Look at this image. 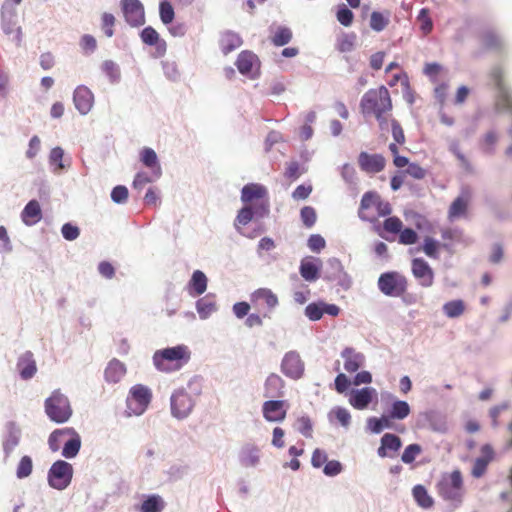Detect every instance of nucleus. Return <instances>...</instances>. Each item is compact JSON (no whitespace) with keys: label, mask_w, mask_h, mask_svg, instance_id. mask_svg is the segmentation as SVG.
<instances>
[{"label":"nucleus","mask_w":512,"mask_h":512,"mask_svg":"<svg viewBox=\"0 0 512 512\" xmlns=\"http://www.w3.org/2000/svg\"><path fill=\"white\" fill-rule=\"evenodd\" d=\"M32 469H33L32 459L30 456L25 455L20 459V461L17 465L16 476L19 479L26 478L31 475Z\"/></svg>","instance_id":"46"},{"label":"nucleus","mask_w":512,"mask_h":512,"mask_svg":"<svg viewBox=\"0 0 512 512\" xmlns=\"http://www.w3.org/2000/svg\"><path fill=\"white\" fill-rule=\"evenodd\" d=\"M471 199L472 195L470 190H463L451 203L448 209V219L450 221H454L456 219L466 217L468 215Z\"/></svg>","instance_id":"15"},{"label":"nucleus","mask_w":512,"mask_h":512,"mask_svg":"<svg viewBox=\"0 0 512 512\" xmlns=\"http://www.w3.org/2000/svg\"><path fill=\"white\" fill-rule=\"evenodd\" d=\"M252 304L257 308H266L268 311L275 309L278 304V297L268 288L255 290L250 297Z\"/></svg>","instance_id":"18"},{"label":"nucleus","mask_w":512,"mask_h":512,"mask_svg":"<svg viewBox=\"0 0 512 512\" xmlns=\"http://www.w3.org/2000/svg\"><path fill=\"white\" fill-rule=\"evenodd\" d=\"M17 369L22 379L28 380L37 372L36 361L30 351L23 353L17 362Z\"/></svg>","instance_id":"25"},{"label":"nucleus","mask_w":512,"mask_h":512,"mask_svg":"<svg viewBox=\"0 0 512 512\" xmlns=\"http://www.w3.org/2000/svg\"><path fill=\"white\" fill-rule=\"evenodd\" d=\"M242 43V38L233 31L226 30L220 34L219 46L225 55L239 48Z\"/></svg>","instance_id":"26"},{"label":"nucleus","mask_w":512,"mask_h":512,"mask_svg":"<svg viewBox=\"0 0 512 512\" xmlns=\"http://www.w3.org/2000/svg\"><path fill=\"white\" fill-rule=\"evenodd\" d=\"M356 36L354 34H342L336 43L338 51L345 53L350 52L354 48Z\"/></svg>","instance_id":"47"},{"label":"nucleus","mask_w":512,"mask_h":512,"mask_svg":"<svg viewBox=\"0 0 512 512\" xmlns=\"http://www.w3.org/2000/svg\"><path fill=\"white\" fill-rule=\"evenodd\" d=\"M68 437L69 439L63 446L62 455L65 458H74L80 450L81 438L75 430L74 434H69Z\"/></svg>","instance_id":"36"},{"label":"nucleus","mask_w":512,"mask_h":512,"mask_svg":"<svg viewBox=\"0 0 512 512\" xmlns=\"http://www.w3.org/2000/svg\"><path fill=\"white\" fill-rule=\"evenodd\" d=\"M241 200L246 205L255 207V216L264 217L269 212L267 189L256 183L247 184L242 188Z\"/></svg>","instance_id":"6"},{"label":"nucleus","mask_w":512,"mask_h":512,"mask_svg":"<svg viewBox=\"0 0 512 512\" xmlns=\"http://www.w3.org/2000/svg\"><path fill=\"white\" fill-rule=\"evenodd\" d=\"M336 18L341 25L349 27L353 23L354 14L345 5H342L336 13Z\"/></svg>","instance_id":"56"},{"label":"nucleus","mask_w":512,"mask_h":512,"mask_svg":"<svg viewBox=\"0 0 512 512\" xmlns=\"http://www.w3.org/2000/svg\"><path fill=\"white\" fill-rule=\"evenodd\" d=\"M300 217L303 225L307 228L313 227L317 220L316 211L311 206H304L300 211Z\"/></svg>","instance_id":"50"},{"label":"nucleus","mask_w":512,"mask_h":512,"mask_svg":"<svg viewBox=\"0 0 512 512\" xmlns=\"http://www.w3.org/2000/svg\"><path fill=\"white\" fill-rule=\"evenodd\" d=\"M481 456L476 458L471 470V475L474 478L482 477L486 471L489 463H491L495 457V452L490 444H484L481 449Z\"/></svg>","instance_id":"22"},{"label":"nucleus","mask_w":512,"mask_h":512,"mask_svg":"<svg viewBox=\"0 0 512 512\" xmlns=\"http://www.w3.org/2000/svg\"><path fill=\"white\" fill-rule=\"evenodd\" d=\"M126 374L125 365L117 359H113L108 363L105 369V379L109 383L119 382Z\"/></svg>","instance_id":"30"},{"label":"nucleus","mask_w":512,"mask_h":512,"mask_svg":"<svg viewBox=\"0 0 512 512\" xmlns=\"http://www.w3.org/2000/svg\"><path fill=\"white\" fill-rule=\"evenodd\" d=\"M152 399L151 390L141 384L134 385L127 399L129 409L136 415H141L148 407Z\"/></svg>","instance_id":"10"},{"label":"nucleus","mask_w":512,"mask_h":512,"mask_svg":"<svg viewBox=\"0 0 512 512\" xmlns=\"http://www.w3.org/2000/svg\"><path fill=\"white\" fill-rule=\"evenodd\" d=\"M289 405L284 400H268L262 405L263 417L268 422H282L287 415Z\"/></svg>","instance_id":"14"},{"label":"nucleus","mask_w":512,"mask_h":512,"mask_svg":"<svg viewBox=\"0 0 512 512\" xmlns=\"http://www.w3.org/2000/svg\"><path fill=\"white\" fill-rule=\"evenodd\" d=\"M194 407L192 397L184 390L176 391L171 397V411L178 419L187 417Z\"/></svg>","instance_id":"13"},{"label":"nucleus","mask_w":512,"mask_h":512,"mask_svg":"<svg viewBox=\"0 0 512 512\" xmlns=\"http://www.w3.org/2000/svg\"><path fill=\"white\" fill-rule=\"evenodd\" d=\"M165 507L163 499L159 495H150L140 506V512H162Z\"/></svg>","instance_id":"38"},{"label":"nucleus","mask_w":512,"mask_h":512,"mask_svg":"<svg viewBox=\"0 0 512 512\" xmlns=\"http://www.w3.org/2000/svg\"><path fill=\"white\" fill-rule=\"evenodd\" d=\"M207 289V277L205 274L196 270L193 272L191 280L189 282V291L192 295H201Z\"/></svg>","instance_id":"33"},{"label":"nucleus","mask_w":512,"mask_h":512,"mask_svg":"<svg viewBox=\"0 0 512 512\" xmlns=\"http://www.w3.org/2000/svg\"><path fill=\"white\" fill-rule=\"evenodd\" d=\"M284 381L277 374H270L264 385V396L267 398H275L283 396Z\"/></svg>","instance_id":"28"},{"label":"nucleus","mask_w":512,"mask_h":512,"mask_svg":"<svg viewBox=\"0 0 512 512\" xmlns=\"http://www.w3.org/2000/svg\"><path fill=\"white\" fill-rule=\"evenodd\" d=\"M479 38L483 47L487 50H500L502 48L500 36L492 29L482 31Z\"/></svg>","instance_id":"32"},{"label":"nucleus","mask_w":512,"mask_h":512,"mask_svg":"<svg viewBox=\"0 0 512 512\" xmlns=\"http://www.w3.org/2000/svg\"><path fill=\"white\" fill-rule=\"evenodd\" d=\"M197 312L201 318H206L208 315L215 310V304L202 298L196 303Z\"/></svg>","instance_id":"62"},{"label":"nucleus","mask_w":512,"mask_h":512,"mask_svg":"<svg viewBox=\"0 0 512 512\" xmlns=\"http://www.w3.org/2000/svg\"><path fill=\"white\" fill-rule=\"evenodd\" d=\"M377 398V392L372 387L353 390L349 398V404L357 410H365L369 404Z\"/></svg>","instance_id":"21"},{"label":"nucleus","mask_w":512,"mask_h":512,"mask_svg":"<svg viewBox=\"0 0 512 512\" xmlns=\"http://www.w3.org/2000/svg\"><path fill=\"white\" fill-rule=\"evenodd\" d=\"M418 235L412 228L401 229L399 242L404 245H411L417 242Z\"/></svg>","instance_id":"61"},{"label":"nucleus","mask_w":512,"mask_h":512,"mask_svg":"<svg viewBox=\"0 0 512 512\" xmlns=\"http://www.w3.org/2000/svg\"><path fill=\"white\" fill-rule=\"evenodd\" d=\"M255 215V207L251 205H245L237 214L235 219V227L240 230L242 226L247 225Z\"/></svg>","instance_id":"41"},{"label":"nucleus","mask_w":512,"mask_h":512,"mask_svg":"<svg viewBox=\"0 0 512 512\" xmlns=\"http://www.w3.org/2000/svg\"><path fill=\"white\" fill-rule=\"evenodd\" d=\"M441 244L431 237H425L422 251L430 258L437 259L439 257V248Z\"/></svg>","instance_id":"48"},{"label":"nucleus","mask_w":512,"mask_h":512,"mask_svg":"<svg viewBox=\"0 0 512 512\" xmlns=\"http://www.w3.org/2000/svg\"><path fill=\"white\" fill-rule=\"evenodd\" d=\"M64 156V151L61 147H55L51 150L50 156H49V162L52 166H54V171L59 172L60 170L64 169V165L62 163Z\"/></svg>","instance_id":"54"},{"label":"nucleus","mask_w":512,"mask_h":512,"mask_svg":"<svg viewBox=\"0 0 512 512\" xmlns=\"http://www.w3.org/2000/svg\"><path fill=\"white\" fill-rule=\"evenodd\" d=\"M390 23V12L373 11L370 15V28L375 32H381Z\"/></svg>","instance_id":"34"},{"label":"nucleus","mask_w":512,"mask_h":512,"mask_svg":"<svg viewBox=\"0 0 512 512\" xmlns=\"http://www.w3.org/2000/svg\"><path fill=\"white\" fill-rule=\"evenodd\" d=\"M341 357L344 360V369L348 373H354L358 371L365 362V356L362 353L357 352L352 347H346L343 349L341 352Z\"/></svg>","instance_id":"24"},{"label":"nucleus","mask_w":512,"mask_h":512,"mask_svg":"<svg viewBox=\"0 0 512 512\" xmlns=\"http://www.w3.org/2000/svg\"><path fill=\"white\" fill-rule=\"evenodd\" d=\"M386 160L381 154L361 152L358 156V165L366 173H379L385 168Z\"/></svg>","instance_id":"19"},{"label":"nucleus","mask_w":512,"mask_h":512,"mask_svg":"<svg viewBox=\"0 0 512 512\" xmlns=\"http://www.w3.org/2000/svg\"><path fill=\"white\" fill-rule=\"evenodd\" d=\"M498 141V135L494 131L487 132L482 140V148L487 153H492Z\"/></svg>","instance_id":"63"},{"label":"nucleus","mask_w":512,"mask_h":512,"mask_svg":"<svg viewBox=\"0 0 512 512\" xmlns=\"http://www.w3.org/2000/svg\"><path fill=\"white\" fill-rule=\"evenodd\" d=\"M489 77L498 90V95L495 101V108L498 111H508L512 113V95L507 90L504 84V72L501 67H494ZM512 136V128L509 130Z\"/></svg>","instance_id":"7"},{"label":"nucleus","mask_w":512,"mask_h":512,"mask_svg":"<svg viewBox=\"0 0 512 512\" xmlns=\"http://www.w3.org/2000/svg\"><path fill=\"white\" fill-rule=\"evenodd\" d=\"M368 427L373 433H380L385 428H391L392 422L391 418L387 415H383L380 418L372 417L368 419Z\"/></svg>","instance_id":"43"},{"label":"nucleus","mask_w":512,"mask_h":512,"mask_svg":"<svg viewBox=\"0 0 512 512\" xmlns=\"http://www.w3.org/2000/svg\"><path fill=\"white\" fill-rule=\"evenodd\" d=\"M281 370L287 377L299 379L304 372V364L299 354L294 351L286 353L282 360Z\"/></svg>","instance_id":"16"},{"label":"nucleus","mask_w":512,"mask_h":512,"mask_svg":"<svg viewBox=\"0 0 512 512\" xmlns=\"http://www.w3.org/2000/svg\"><path fill=\"white\" fill-rule=\"evenodd\" d=\"M297 430L306 438L312 437L313 425L308 416H301L297 419Z\"/></svg>","instance_id":"57"},{"label":"nucleus","mask_w":512,"mask_h":512,"mask_svg":"<svg viewBox=\"0 0 512 512\" xmlns=\"http://www.w3.org/2000/svg\"><path fill=\"white\" fill-rule=\"evenodd\" d=\"M332 414L342 426L347 427L350 424L351 415L347 409L336 407L333 409Z\"/></svg>","instance_id":"64"},{"label":"nucleus","mask_w":512,"mask_h":512,"mask_svg":"<svg viewBox=\"0 0 512 512\" xmlns=\"http://www.w3.org/2000/svg\"><path fill=\"white\" fill-rule=\"evenodd\" d=\"M69 434H74V429L70 427L54 430L49 438L48 445L51 451L56 452L60 449L63 440L68 437Z\"/></svg>","instance_id":"35"},{"label":"nucleus","mask_w":512,"mask_h":512,"mask_svg":"<svg viewBox=\"0 0 512 512\" xmlns=\"http://www.w3.org/2000/svg\"><path fill=\"white\" fill-rule=\"evenodd\" d=\"M20 442V435L16 431H10L3 441V450L5 455L8 457L14 451V449L18 446Z\"/></svg>","instance_id":"49"},{"label":"nucleus","mask_w":512,"mask_h":512,"mask_svg":"<svg viewBox=\"0 0 512 512\" xmlns=\"http://www.w3.org/2000/svg\"><path fill=\"white\" fill-rule=\"evenodd\" d=\"M121 8L126 22L132 27L145 23V12L139 0H121Z\"/></svg>","instance_id":"12"},{"label":"nucleus","mask_w":512,"mask_h":512,"mask_svg":"<svg viewBox=\"0 0 512 512\" xmlns=\"http://www.w3.org/2000/svg\"><path fill=\"white\" fill-rule=\"evenodd\" d=\"M73 102L76 109L82 115H86L91 111L94 105V95L88 87L84 85H79L74 90Z\"/></svg>","instance_id":"17"},{"label":"nucleus","mask_w":512,"mask_h":512,"mask_svg":"<svg viewBox=\"0 0 512 512\" xmlns=\"http://www.w3.org/2000/svg\"><path fill=\"white\" fill-rule=\"evenodd\" d=\"M190 359V351L185 345L157 350L153 355V364L157 370L165 373L176 371Z\"/></svg>","instance_id":"2"},{"label":"nucleus","mask_w":512,"mask_h":512,"mask_svg":"<svg viewBox=\"0 0 512 512\" xmlns=\"http://www.w3.org/2000/svg\"><path fill=\"white\" fill-rule=\"evenodd\" d=\"M393 109L389 90L385 86L369 89L361 98L360 111L364 117H374L380 130L388 128V118Z\"/></svg>","instance_id":"1"},{"label":"nucleus","mask_w":512,"mask_h":512,"mask_svg":"<svg viewBox=\"0 0 512 512\" xmlns=\"http://www.w3.org/2000/svg\"><path fill=\"white\" fill-rule=\"evenodd\" d=\"M140 38L144 44L156 46L161 54L165 52L166 43L160 38L159 33L153 27H145L140 33Z\"/></svg>","instance_id":"29"},{"label":"nucleus","mask_w":512,"mask_h":512,"mask_svg":"<svg viewBox=\"0 0 512 512\" xmlns=\"http://www.w3.org/2000/svg\"><path fill=\"white\" fill-rule=\"evenodd\" d=\"M45 413L55 423H65L72 416V408L67 396L60 390H55L45 400Z\"/></svg>","instance_id":"5"},{"label":"nucleus","mask_w":512,"mask_h":512,"mask_svg":"<svg viewBox=\"0 0 512 512\" xmlns=\"http://www.w3.org/2000/svg\"><path fill=\"white\" fill-rule=\"evenodd\" d=\"M72 476V465L66 461L58 460L52 464L48 472V482L51 487L62 490L70 484Z\"/></svg>","instance_id":"9"},{"label":"nucleus","mask_w":512,"mask_h":512,"mask_svg":"<svg viewBox=\"0 0 512 512\" xmlns=\"http://www.w3.org/2000/svg\"><path fill=\"white\" fill-rule=\"evenodd\" d=\"M438 495L454 506H459L464 496V482L460 470L443 474L436 485Z\"/></svg>","instance_id":"3"},{"label":"nucleus","mask_w":512,"mask_h":512,"mask_svg":"<svg viewBox=\"0 0 512 512\" xmlns=\"http://www.w3.org/2000/svg\"><path fill=\"white\" fill-rule=\"evenodd\" d=\"M259 461V453L256 448H249L243 452L241 462L244 466H254Z\"/></svg>","instance_id":"59"},{"label":"nucleus","mask_w":512,"mask_h":512,"mask_svg":"<svg viewBox=\"0 0 512 512\" xmlns=\"http://www.w3.org/2000/svg\"><path fill=\"white\" fill-rule=\"evenodd\" d=\"M465 309V303L462 300H452L443 305V311L448 318L461 316Z\"/></svg>","instance_id":"39"},{"label":"nucleus","mask_w":512,"mask_h":512,"mask_svg":"<svg viewBox=\"0 0 512 512\" xmlns=\"http://www.w3.org/2000/svg\"><path fill=\"white\" fill-rule=\"evenodd\" d=\"M421 453V447L418 444L408 445L402 453L401 460L406 463H412L416 457Z\"/></svg>","instance_id":"58"},{"label":"nucleus","mask_w":512,"mask_h":512,"mask_svg":"<svg viewBox=\"0 0 512 512\" xmlns=\"http://www.w3.org/2000/svg\"><path fill=\"white\" fill-rule=\"evenodd\" d=\"M410 414V406L406 401L397 400L392 404L389 417L392 419L402 420Z\"/></svg>","instance_id":"40"},{"label":"nucleus","mask_w":512,"mask_h":512,"mask_svg":"<svg viewBox=\"0 0 512 512\" xmlns=\"http://www.w3.org/2000/svg\"><path fill=\"white\" fill-rule=\"evenodd\" d=\"M413 497L416 503L424 508L429 509L433 506L434 501L433 498L428 494L427 489L423 485H416L412 490Z\"/></svg>","instance_id":"37"},{"label":"nucleus","mask_w":512,"mask_h":512,"mask_svg":"<svg viewBox=\"0 0 512 512\" xmlns=\"http://www.w3.org/2000/svg\"><path fill=\"white\" fill-rule=\"evenodd\" d=\"M159 11H160L161 21L164 24L167 25L173 21L174 15H175L174 9L168 1H166V0L161 1Z\"/></svg>","instance_id":"55"},{"label":"nucleus","mask_w":512,"mask_h":512,"mask_svg":"<svg viewBox=\"0 0 512 512\" xmlns=\"http://www.w3.org/2000/svg\"><path fill=\"white\" fill-rule=\"evenodd\" d=\"M235 65L242 75L250 79H254L260 74L259 58L255 53L249 50H244L239 53Z\"/></svg>","instance_id":"11"},{"label":"nucleus","mask_w":512,"mask_h":512,"mask_svg":"<svg viewBox=\"0 0 512 512\" xmlns=\"http://www.w3.org/2000/svg\"><path fill=\"white\" fill-rule=\"evenodd\" d=\"M292 39V32L287 27H279L273 37H272V43L275 46H284L288 44Z\"/></svg>","instance_id":"45"},{"label":"nucleus","mask_w":512,"mask_h":512,"mask_svg":"<svg viewBox=\"0 0 512 512\" xmlns=\"http://www.w3.org/2000/svg\"><path fill=\"white\" fill-rule=\"evenodd\" d=\"M140 159L142 163L152 170L155 178L161 175V167L158 163V158L155 151L151 148L145 147L140 152Z\"/></svg>","instance_id":"31"},{"label":"nucleus","mask_w":512,"mask_h":512,"mask_svg":"<svg viewBox=\"0 0 512 512\" xmlns=\"http://www.w3.org/2000/svg\"><path fill=\"white\" fill-rule=\"evenodd\" d=\"M300 274L306 281L313 282L319 277V267L311 261H302Z\"/></svg>","instance_id":"42"},{"label":"nucleus","mask_w":512,"mask_h":512,"mask_svg":"<svg viewBox=\"0 0 512 512\" xmlns=\"http://www.w3.org/2000/svg\"><path fill=\"white\" fill-rule=\"evenodd\" d=\"M2 28L5 34L7 35H13V38L16 40V42L19 44L21 41V28L16 27L15 23H12L10 20H5L3 17L2 20Z\"/></svg>","instance_id":"60"},{"label":"nucleus","mask_w":512,"mask_h":512,"mask_svg":"<svg viewBox=\"0 0 512 512\" xmlns=\"http://www.w3.org/2000/svg\"><path fill=\"white\" fill-rule=\"evenodd\" d=\"M392 208L389 202L383 201L375 191H368L362 196L358 216L368 222H375L379 217L390 215Z\"/></svg>","instance_id":"4"},{"label":"nucleus","mask_w":512,"mask_h":512,"mask_svg":"<svg viewBox=\"0 0 512 512\" xmlns=\"http://www.w3.org/2000/svg\"><path fill=\"white\" fill-rule=\"evenodd\" d=\"M42 218V210L37 200L29 201L21 212V219L27 226L38 223Z\"/></svg>","instance_id":"27"},{"label":"nucleus","mask_w":512,"mask_h":512,"mask_svg":"<svg viewBox=\"0 0 512 512\" xmlns=\"http://www.w3.org/2000/svg\"><path fill=\"white\" fill-rule=\"evenodd\" d=\"M378 288L386 296L399 297L407 290V279L398 272H386L380 275Z\"/></svg>","instance_id":"8"},{"label":"nucleus","mask_w":512,"mask_h":512,"mask_svg":"<svg viewBox=\"0 0 512 512\" xmlns=\"http://www.w3.org/2000/svg\"><path fill=\"white\" fill-rule=\"evenodd\" d=\"M412 273L423 287H430L434 282V272L429 264L422 258L412 260Z\"/></svg>","instance_id":"20"},{"label":"nucleus","mask_w":512,"mask_h":512,"mask_svg":"<svg viewBox=\"0 0 512 512\" xmlns=\"http://www.w3.org/2000/svg\"><path fill=\"white\" fill-rule=\"evenodd\" d=\"M381 443L385 446L389 451L397 452L401 448V439L391 433H386L381 438Z\"/></svg>","instance_id":"53"},{"label":"nucleus","mask_w":512,"mask_h":512,"mask_svg":"<svg viewBox=\"0 0 512 512\" xmlns=\"http://www.w3.org/2000/svg\"><path fill=\"white\" fill-rule=\"evenodd\" d=\"M101 68L111 83H116L120 80L121 73L119 66L112 60L104 61Z\"/></svg>","instance_id":"44"},{"label":"nucleus","mask_w":512,"mask_h":512,"mask_svg":"<svg viewBox=\"0 0 512 512\" xmlns=\"http://www.w3.org/2000/svg\"><path fill=\"white\" fill-rule=\"evenodd\" d=\"M325 313L335 317L340 313V308L335 304H326L323 302L310 303L305 308V315L311 321L320 320Z\"/></svg>","instance_id":"23"},{"label":"nucleus","mask_w":512,"mask_h":512,"mask_svg":"<svg viewBox=\"0 0 512 512\" xmlns=\"http://www.w3.org/2000/svg\"><path fill=\"white\" fill-rule=\"evenodd\" d=\"M116 22V18L113 14L104 12L101 16V28L104 31V34L107 37H112L114 35V25Z\"/></svg>","instance_id":"52"},{"label":"nucleus","mask_w":512,"mask_h":512,"mask_svg":"<svg viewBox=\"0 0 512 512\" xmlns=\"http://www.w3.org/2000/svg\"><path fill=\"white\" fill-rule=\"evenodd\" d=\"M402 228L403 222L397 216L388 217L383 222V230L390 234H398Z\"/></svg>","instance_id":"51"}]
</instances>
